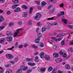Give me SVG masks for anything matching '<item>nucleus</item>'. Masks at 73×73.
Masks as SVG:
<instances>
[{
	"mask_svg": "<svg viewBox=\"0 0 73 73\" xmlns=\"http://www.w3.org/2000/svg\"><path fill=\"white\" fill-rule=\"evenodd\" d=\"M37 36L38 37L35 40V43H38L39 42L40 40V38L42 37V34L40 33H37Z\"/></svg>",
	"mask_w": 73,
	"mask_h": 73,
	"instance_id": "1",
	"label": "nucleus"
},
{
	"mask_svg": "<svg viewBox=\"0 0 73 73\" xmlns=\"http://www.w3.org/2000/svg\"><path fill=\"white\" fill-rule=\"evenodd\" d=\"M41 17V13H36V16L35 17V19L36 20H39Z\"/></svg>",
	"mask_w": 73,
	"mask_h": 73,
	"instance_id": "2",
	"label": "nucleus"
},
{
	"mask_svg": "<svg viewBox=\"0 0 73 73\" xmlns=\"http://www.w3.org/2000/svg\"><path fill=\"white\" fill-rule=\"evenodd\" d=\"M6 58L8 59H12L14 57L13 56L9 54H5Z\"/></svg>",
	"mask_w": 73,
	"mask_h": 73,
	"instance_id": "3",
	"label": "nucleus"
},
{
	"mask_svg": "<svg viewBox=\"0 0 73 73\" xmlns=\"http://www.w3.org/2000/svg\"><path fill=\"white\" fill-rule=\"evenodd\" d=\"M22 29H19L17 30L16 32H15V33L14 34V36L15 37H17V35H18V33L19 32V31H22Z\"/></svg>",
	"mask_w": 73,
	"mask_h": 73,
	"instance_id": "4",
	"label": "nucleus"
},
{
	"mask_svg": "<svg viewBox=\"0 0 73 73\" xmlns=\"http://www.w3.org/2000/svg\"><path fill=\"white\" fill-rule=\"evenodd\" d=\"M59 54L60 55H62V56L63 57H67V55L65 52L63 51H60L59 52Z\"/></svg>",
	"mask_w": 73,
	"mask_h": 73,
	"instance_id": "5",
	"label": "nucleus"
},
{
	"mask_svg": "<svg viewBox=\"0 0 73 73\" xmlns=\"http://www.w3.org/2000/svg\"><path fill=\"white\" fill-rule=\"evenodd\" d=\"M64 12L61 11L60 12V13H58L57 14L56 17L57 18H60V17H61V16H62V15H64Z\"/></svg>",
	"mask_w": 73,
	"mask_h": 73,
	"instance_id": "6",
	"label": "nucleus"
},
{
	"mask_svg": "<svg viewBox=\"0 0 73 73\" xmlns=\"http://www.w3.org/2000/svg\"><path fill=\"white\" fill-rule=\"evenodd\" d=\"M6 39L8 42H11L12 41L13 37L11 36H8L7 37Z\"/></svg>",
	"mask_w": 73,
	"mask_h": 73,
	"instance_id": "7",
	"label": "nucleus"
},
{
	"mask_svg": "<svg viewBox=\"0 0 73 73\" xmlns=\"http://www.w3.org/2000/svg\"><path fill=\"white\" fill-rule=\"evenodd\" d=\"M45 70H46V69L45 68H40L38 70V71L39 72H45Z\"/></svg>",
	"mask_w": 73,
	"mask_h": 73,
	"instance_id": "8",
	"label": "nucleus"
},
{
	"mask_svg": "<svg viewBox=\"0 0 73 73\" xmlns=\"http://www.w3.org/2000/svg\"><path fill=\"white\" fill-rule=\"evenodd\" d=\"M44 57L45 58V60H47V61L49 60H50V56H49L48 55H46L44 56Z\"/></svg>",
	"mask_w": 73,
	"mask_h": 73,
	"instance_id": "9",
	"label": "nucleus"
},
{
	"mask_svg": "<svg viewBox=\"0 0 73 73\" xmlns=\"http://www.w3.org/2000/svg\"><path fill=\"white\" fill-rule=\"evenodd\" d=\"M7 36H11L12 35V32L11 31H7L6 32Z\"/></svg>",
	"mask_w": 73,
	"mask_h": 73,
	"instance_id": "10",
	"label": "nucleus"
},
{
	"mask_svg": "<svg viewBox=\"0 0 73 73\" xmlns=\"http://www.w3.org/2000/svg\"><path fill=\"white\" fill-rule=\"evenodd\" d=\"M26 60L27 61V62H31L33 60V59H29V58H25Z\"/></svg>",
	"mask_w": 73,
	"mask_h": 73,
	"instance_id": "11",
	"label": "nucleus"
},
{
	"mask_svg": "<svg viewBox=\"0 0 73 73\" xmlns=\"http://www.w3.org/2000/svg\"><path fill=\"white\" fill-rule=\"evenodd\" d=\"M22 16L23 17H27V13L26 12H24L22 14Z\"/></svg>",
	"mask_w": 73,
	"mask_h": 73,
	"instance_id": "12",
	"label": "nucleus"
},
{
	"mask_svg": "<svg viewBox=\"0 0 73 73\" xmlns=\"http://www.w3.org/2000/svg\"><path fill=\"white\" fill-rule=\"evenodd\" d=\"M53 57L55 58H57L58 57V54L56 53H54L53 54Z\"/></svg>",
	"mask_w": 73,
	"mask_h": 73,
	"instance_id": "13",
	"label": "nucleus"
},
{
	"mask_svg": "<svg viewBox=\"0 0 73 73\" xmlns=\"http://www.w3.org/2000/svg\"><path fill=\"white\" fill-rule=\"evenodd\" d=\"M4 21V19L3 18V16H0V23H1L3 21Z\"/></svg>",
	"mask_w": 73,
	"mask_h": 73,
	"instance_id": "14",
	"label": "nucleus"
},
{
	"mask_svg": "<svg viewBox=\"0 0 73 73\" xmlns=\"http://www.w3.org/2000/svg\"><path fill=\"white\" fill-rule=\"evenodd\" d=\"M44 53H43V52H42L40 54V56L41 58H44Z\"/></svg>",
	"mask_w": 73,
	"mask_h": 73,
	"instance_id": "15",
	"label": "nucleus"
},
{
	"mask_svg": "<svg viewBox=\"0 0 73 73\" xmlns=\"http://www.w3.org/2000/svg\"><path fill=\"white\" fill-rule=\"evenodd\" d=\"M12 70L11 69H8L7 70L5 73H12Z\"/></svg>",
	"mask_w": 73,
	"mask_h": 73,
	"instance_id": "16",
	"label": "nucleus"
},
{
	"mask_svg": "<svg viewBox=\"0 0 73 73\" xmlns=\"http://www.w3.org/2000/svg\"><path fill=\"white\" fill-rule=\"evenodd\" d=\"M21 11V9L19 7H17L15 10H14L15 12H20Z\"/></svg>",
	"mask_w": 73,
	"mask_h": 73,
	"instance_id": "17",
	"label": "nucleus"
},
{
	"mask_svg": "<svg viewBox=\"0 0 73 73\" xmlns=\"http://www.w3.org/2000/svg\"><path fill=\"white\" fill-rule=\"evenodd\" d=\"M22 7L23 8H24L25 9H28V7L25 5H22Z\"/></svg>",
	"mask_w": 73,
	"mask_h": 73,
	"instance_id": "18",
	"label": "nucleus"
},
{
	"mask_svg": "<svg viewBox=\"0 0 73 73\" xmlns=\"http://www.w3.org/2000/svg\"><path fill=\"white\" fill-rule=\"evenodd\" d=\"M65 67L66 69H69L70 68V65H68V64H67L65 65Z\"/></svg>",
	"mask_w": 73,
	"mask_h": 73,
	"instance_id": "19",
	"label": "nucleus"
},
{
	"mask_svg": "<svg viewBox=\"0 0 73 73\" xmlns=\"http://www.w3.org/2000/svg\"><path fill=\"white\" fill-rule=\"evenodd\" d=\"M35 62H38V61H39V59L38 58V56H36L35 57Z\"/></svg>",
	"mask_w": 73,
	"mask_h": 73,
	"instance_id": "20",
	"label": "nucleus"
},
{
	"mask_svg": "<svg viewBox=\"0 0 73 73\" xmlns=\"http://www.w3.org/2000/svg\"><path fill=\"white\" fill-rule=\"evenodd\" d=\"M28 64L31 66H33L35 65V63H32L31 62H28Z\"/></svg>",
	"mask_w": 73,
	"mask_h": 73,
	"instance_id": "21",
	"label": "nucleus"
},
{
	"mask_svg": "<svg viewBox=\"0 0 73 73\" xmlns=\"http://www.w3.org/2000/svg\"><path fill=\"white\" fill-rule=\"evenodd\" d=\"M62 21H63V22H64L65 24H67V23H67L66 19H62Z\"/></svg>",
	"mask_w": 73,
	"mask_h": 73,
	"instance_id": "22",
	"label": "nucleus"
},
{
	"mask_svg": "<svg viewBox=\"0 0 73 73\" xmlns=\"http://www.w3.org/2000/svg\"><path fill=\"white\" fill-rule=\"evenodd\" d=\"M12 1L14 4H17L19 3V0H12Z\"/></svg>",
	"mask_w": 73,
	"mask_h": 73,
	"instance_id": "23",
	"label": "nucleus"
},
{
	"mask_svg": "<svg viewBox=\"0 0 73 73\" xmlns=\"http://www.w3.org/2000/svg\"><path fill=\"white\" fill-rule=\"evenodd\" d=\"M53 70V68L52 67H50L48 68V71L49 72H50Z\"/></svg>",
	"mask_w": 73,
	"mask_h": 73,
	"instance_id": "24",
	"label": "nucleus"
},
{
	"mask_svg": "<svg viewBox=\"0 0 73 73\" xmlns=\"http://www.w3.org/2000/svg\"><path fill=\"white\" fill-rule=\"evenodd\" d=\"M5 40V39L4 38H2L0 40V43H3V42Z\"/></svg>",
	"mask_w": 73,
	"mask_h": 73,
	"instance_id": "25",
	"label": "nucleus"
},
{
	"mask_svg": "<svg viewBox=\"0 0 73 73\" xmlns=\"http://www.w3.org/2000/svg\"><path fill=\"white\" fill-rule=\"evenodd\" d=\"M51 38H52V40H53L55 41H56V42H57V38H56V37H51Z\"/></svg>",
	"mask_w": 73,
	"mask_h": 73,
	"instance_id": "26",
	"label": "nucleus"
},
{
	"mask_svg": "<svg viewBox=\"0 0 73 73\" xmlns=\"http://www.w3.org/2000/svg\"><path fill=\"white\" fill-rule=\"evenodd\" d=\"M18 5H13L12 6V8H13V9H15L16 8V7H17V6H18Z\"/></svg>",
	"mask_w": 73,
	"mask_h": 73,
	"instance_id": "27",
	"label": "nucleus"
},
{
	"mask_svg": "<svg viewBox=\"0 0 73 73\" xmlns=\"http://www.w3.org/2000/svg\"><path fill=\"white\" fill-rule=\"evenodd\" d=\"M33 7H31L30 9L29 13L30 14H32V11H33Z\"/></svg>",
	"mask_w": 73,
	"mask_h": 73,
	"instance_id": "28",
	"label": "nucleus"
},
{
	"mask_svg": "<svg viewBox=\"0 0 73 73\" xmlns=\"http://www.w3.org/2000/svg\"><path fill=\"white\" fill-rule=\"evenodd\" d=\"M41 4L43 6L44 5H45L46 4V3L44 1H42V2Z\"/></svg>",
	"mask_w": 73,
	"mask_h": 73,
	"instance_id": "29",
	"label": "nucleus"
},
{
	"mask_svg": "<svg viewBox=\"0 0 73 73\" xmlns=\"http://www.w3.org/2000/svg\"><path fill=\"white\" fill-rule=\"evenodd\" d=\"M28 67H24V68H22V69H22V70H26L28 69Z\"/></svg>",
	"mask_w": 73,
	"mask_h": 73,
	"instance_id": "30",
	"label": "nucleus"
},
{
	"mask_svg": "<svg viewBox=\"0 0 73 73\" xmlns=\"http://www.w3.org/2000/svg\"><path fill=\"white\" fill-rule=\"evenodd\" d=\"M45 29H46V28L45 27H43L42 29V32H44L45 31Z\"/></svg>",
	"mask_w": 73,
	"mask_h": 73,
	"instance_id": "31",
	"label": "nucleus"
},
{
	"mask_svg": "<svg viewBox=\"0 0 73 73\" xmlns=\"http://www.w3.org/2000/svg\"><path fill=\"white\" fill-rule=\"evenodd\" d=\"M51 25H57V23L56 22H54L51 24Z\"/></svg>",
	"mask_w": 73,
	"mask_h": 73,
	"instance_id": "32",
	"label": "nucleus"
},
{
	"mask_svg": "<svg viewBox=\"0 0 73 73\" xmlns=\"http://www.w3.org/2000/svg\"><path fill=\"white\" fill-rule=\"evenodd\" d=\"M0 69H1L0 70V73H3V72H4V70H3V69L1 67H0Z\"/></svg>",
	"mask_w": 73,
	"mask_h": 73,
	"instance_id": "33",
	"label": "nucleus"
},
{
	"mask_svg": "<svg viewBox=\"0 0 73 73\" xmlns=\"http://www.w3.org/2000/svg\"><path fill=\"white\" fill-rule=\"evenodd\" d=\"M21 70H22V69L21 68L20 69L17 71L16 73H21Z\"/></svg>",
	"mask_w": 73,
	"mask_h": 73,
	"instance_id": "34",
	"label": "nucleus"
},
{
	"mask_svg": "<svg viewBox=\"0 0 73 73\" xmlns=\"http://www.w3.org/2000/svg\"><path fill=\"white\" fill-rule=\"evenodd\" d=\"M14 25V23L12 22H10L9 23V27H11V26H12V25Z\"/></svg>",
	"mask_w": 73,
	"mask_h": 73,
	"instance_id": "35",
	"label": "nucleus"
},
{
	"mask_svg": "<svg viewBox=\"0 0 73 73\" xmlns=\"http://www.w3.org/2000/svg\"><path fill=\"white\" fill-rule=\"evenodd\" d=\"M65 44V40H63L61 42V44L62 45H64Z\"/></svg>",
	"mask_w": 73,
	"mask_h": 73,
	"instance_id": "36",
	"label": "nucleus"
},
{
	"mask_svg": "<svg viewBox=\"0 0 73 73\" xmlns=\"http://www.w3.org/2000/svg\"><path fill=\"white\" fill-rule=\"evenodd\" d=\"M54 19V17H52L51 18H49L47 19L48 20H52Z\"/></svg>",
	"mask_w": 73,
	"mask_h": 73,
	"instance_id": "37",
	"label": "nucleus"
},
{
	"mask_svg": "<svg viewBox=\"0 0 73 73\" xmlns=\"http://www.w3.org/2000/svg\"><path fill=\"white\" fill-rule=\"evenodd\" d=\"M69 45H73V40H71L70 41V42L69 43Z\"/></svg>",
	"mask_w": 73,
	"mask_h": 73,
	"instance_id": "38",
	"label": "nucleus"
},
{
	"mask_svg": "<svg viewBox=\"0 0 73 73\" xmlns=\"http://www.w3.org/2000/svg\"><path fill=\"white\" fill-rule=\"evenodd\" d=\"M18 24L19 25L21 26V25H22V22L19 21L18 22Z\"/></svg>",
	"mask_w": 73,
	"mask_h": 73,
	"instance_id": "39",
	"label": "nucleus"
},
{
	"mask_svg": "<svg viewBox=\"0 0 73 73\" xmlns=\"http://www.w3.org/2000/svg\"><path fill=\"white\" fill-rule=\"evenodd\" d=\"M44 46V44H43V43H41L40 44V47H43Z\"/></svg>",
	"mask_w": 73,
	"mask_h": 73,
	"instance_id": "40",
	"label": "nucleus"
},
{
	"mask_svg": "<svg viewBox=\"0 0 73 73\" xmlns=\"http://www.w3.org/2000/svg\"><path fill=\"white\" fill-rule=\"evenodd\" d=\"M57 46L56 45H54L53 46V49H55L57 48Z\"/></svg>",
	"mask_w": 73,
	"mask_h": 73,
	"instance_id": "41",
	"label": "nucleus"
},
{
	"mask_svg": "<svg viewBox=\"0 0 73 73\" xmlns=\"http://www.w3.org/2000/svg\"><path fill=\"white\" fill-rule=\"evenodd\" d=\"M11 66V64H8L7 65H5V67H10V66Z\"/></svg>",
	"mask_w": 73,
	"mask_h": 73,
	"instance_id": "42",
	"label": "nucleus"
},
{
	"mask_svg": "<svg viewBox=\"0 0 73 73\" xmlns=\"http://www.w3.org/2000/svg\"><path fill=\"white\" fill-rule=\"evenodd\" d=\"M32 47L34 48H35V49H37L38 48V47L36 46H35V45H33L32 46Z\"/></svg>",
	"mask_w": 73,
	"mask_h": 73,
	"instance_id": "43",
	"label": "nucleus"
},
{
	"mask_svg": "<svg viewBox=\"0 0 73 73\" xmlns=\"http://www.w3.org/2000/svg\"><path fill=\"white\" fill-rule=\"evenodd\" d=\"M69 50L70 52H73V50L72 49V48H70L69 49Z\"/></svg>",
	"mask_w": 73,
	"mask_h": 73,
	"instance_id": "44",
	"label": "nucleus"
},
{
	"mask_svg": "<svg viewBox=\"0 0 73 73\" xmlns=\"http://www.w3.org/2000/svg\"><path fill=\"white\" fill-rule=\"evenodd\" d=\"M32 71V70L30 69V70H29L27 72V73H31V72Z\"/></svg>",
	"mask_w": 73,
	"mask_h": 73,
	"instance_id": "45",
	"label": "nucleus"
},
{
	"mask_svg": "<svg viewBox=\"0 0 73 73\" xmlns=\"http://www.w3.org/2000/svg\"><path fill=\"white\" fill-rule=\"evenodd\" d=\"M14 48V46H12L11 48L7 49V50H12Z\"/></svg>",
	"mask_w": 73,
	"mask_h": 73,
	"instance_id": "46",
	"label": "nucleus"
},
{
	"mask_svg": "<svg viewBox=\"0 0 73 73\" xmlns=\"http://www.w3.org/2000/svg\"><path fill=\"white\" fill-rule=\"evenodd\" d=\"M39 28H36V32L37 33H38V32H39V31H39Z\"/></svg>",
	"mask_w": 73,
	"mask_h": 73,
	"instance_id": "47",
	"label": "nucleus"
},
{
	"mask_svg": "<svg viewBox=\"0 0 73 73\" xmlns=\"http://www.w3.org/2000/svg\"><path fill=\"white\" fill-rule=\"evenodd\" d=\"M60 7H64V4L63 3H62L59 5Z\"/></svg>",
	"mask_w": 73,
	"mask_h": 73,
	"instance_id": "48",
	"label": "nucleus"
},
{
	"mask_svg": "<svg viewBox=\"0 0 73 73\" xmlns=\"http://www.w3.org/2000/svg\"><path fill=\"white\" fill-rule=\"evenodd\" d=\"M34 56H36V55H38V53L37 52H36L35 53H34Z\"/></svg>",
	"mask_w": 73,
	"mask_h": 73,
	"instance_id": "49",
	"label": "nucleus"
},
{
	"mask_svg": "<svg viewBox=\"0 0 73 73\" xmlns=\"http://www.w3.org/2000/svg\"><path fill=\"white\" fill-rule=\"evenodd\" d=\"M52 73H57V72H56V70L55 69H54L52 71Z\"/></svg>",
	"mask_w": 73,
	"mask_h": 73,
	"instance_id": "50",
	"label": "nucleus"
},
{
	"mask_svg": "<svg viewBox=\"0 0 73 73\" xmlns=\"http://www.w3.org/2000/svg\"><path fill=\"white\" fill-rule=\"evenodd\" d=\"M7 15H10V14H11V11H7Z\"/></svg>",
	"mask_w": 73,
	"mask_h": 73,
	"instance_id": "51",
	"label": "nucleus"
},
{
	"mask_svg": "<svg viewBox=\"0 0 73 73\" xmlns=\"http://www.w3.org/2000/svg\"><path fill=\"white\" fill-rule=\"evenodd\" d=\"M58 59L59 60V61L60 62H62V59L61 58H59Z\"/></svg>",
	"mask_w": 73,
	"mask_h": 73,
	"instance_id": "52",
	"label": "nucleus"
},
{
	"mask_svg": "<svg viewBox=\"0 0 73 73\" xmlns=\"http://www.w3.org/2000/svg\"><path fill=\"white\" fill-rule=\"evenodd\" d=\"M69 27L71 29H73V25H70L69 26Z\"/></svg>",
	"mask_w": 73,
	"mask_h": 73,
	"instance_id": "53",
	"label": "nucleus"
},
{
	"mask_svg": "<svg viewBox=\"0 0 73 73\" xmlns=\"http://www.w3.org/2000/svg\"><path fill=\"white\" fill-rule=\"evenodd\" d=\"M48 41L49 42H50V43H53V41L51 40H49Z\"/></svg>",
	"mask_w": 73,
	"mask_h": 73,
	"instance_id": "54",
	"label": "nucleus"
},
{
	"mask_svg": "<svg viewBox=\"0 0 73 73\" xmlns=\"http://www.w3.org/2000/svg\"><path fill=\"white\" fill-rule=\"evenodd\" d=\"M10 63H11V64H15V62L13 61H10Z\"/></svg>",
	"mask_w": 73,
	"mask_h": 73,
	"instance_id": "55",
	"label": "nucleus"
},
{
	"mask_svg": "<svg viewBox=\"0 0 73 73\" xmlns=\"http://www.w3.org/2000/svg\"><path fill=\"white\" fill-rule=\"evenodd\" d=\"M35 2L36 3V4L38 5V4H40V2L39 1H35Z\"/></svg>",
	"mask_w": 73,
	"mask_h": 73,
	"instance_id": "56",
	"label": "nucleus"
},
{
	"mask_svg": "<svg viewBox=\"0 0 73 73\" xmlns=\"http://www.w3.org/2000/svg\"><path fill=\"white\" fill-rule=\"evenodd\" d=\"M17 46H18V43H17V42H16L15 45V47H16Z\"/></svg>",
	"mask_w": 73,
	"mask_h": 73,
	"instance_id": "57",
	"label": "nucleus"
},
{
	"mask_svg": "<svg viewBox=\"0 0 73 73\" xmlns=\"http://www.w3.org/2000/svg\"><path fill=\"white\" fill-rule=\"evenodd\" d=\"M55 61L57 63H59V62H60L59 60L58 59L56 60Z\"/></svg>",
	"mask_w": 73,
	"mask_h": 73,
	"instance_id": "58",
	"label": "nucleus"
},
{
	"mask_svg": "<svg viewBox=\"0 0 73 73\" xmlns=\"http://www.w3.org/2000/svg\"><path fill=\"white\" fill-rule=\"evenodd\" d=\"M28 23L29 24H31V23H32V21L31 20H29V21Z\"/></svg>",
	"mask_w": 73,
	"mask_h": 73,
	"instance_id": "59",
	"label": "nucleus"
},
{
	"mask_svg": "<svg viewBox=\"0 0 73 73\" xmlns=\"http://www.w3.org/2000/svg\"><path fill=\"white\" fill-rule=\"evenodd\" d=\"M3 28H4V27H0V31H1L2 29H3Z\"/></svg>",
	"mask_w": 73,
	"mask_h": 73,
	"instance_id": "60",
	"label": "nucleus"
},
{
	"mask_svg": "<svg viewBox=\"0 0 73 73\" xmlns=\"http://www.w3.org/2000/svg\"><path fill=\"white\" fill-rule=\"evenodd\" d=\"M18 47L19 48H23V45H20Z\"/></svg>",
	"mask_w": 73,
	"mask_h": 73,
	"instance_id": "61",
	"label": "nucleus"
},
{
	"mask_svg": "<svg viewBox=\"0 0 73 73\" xmlns=\"http://www.w3.org/2000/svg\"><path fill=\"white\" fill-rule=\"evenodd\" d=\"M28 45V44L27 43H26L24 44V47H27Z\"/></svg>",
	"mask_w": 73,
	"mask_h": 73,
	"instance_id": "62",
	"label": "nucleus"
},
{
	"mask_svg": "<svg viewBox=\"0 0 73 73\" xmlns=\"http://www.w3.org/2000/svg\"><path fill=\"white\" fill-rule=\"evenodd\" d=\"M40 22H38V23H37V25L38 26H40Z\"/></svg>",
	"mask_w": 73,
	"mask_h": 73,
	"instance_id": "63",
	"label": "nucleus"
},
{
	"mask_svg": "<svg viewBox=\"0 0 73 73\" xmlns=\"http://www.w3.org/2000/svg\"><path fill=\"white\" fill-rule=\"evenodd\" d=\"M58 72L59 73H63V72L61 71L60 70H58Z\"/></svg>",
	"mask_w": 73,
	"mask_h": 73,
	"instance_id": "64",
	"label": "nucleus"
}]
</instances>
